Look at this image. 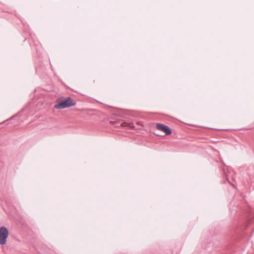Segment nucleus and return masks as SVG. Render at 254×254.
I'll list each match as a JSON object with an SVG mask.
<instances>
[{
  "label": "nucleus",
  "mask_w": 254,
  "mask_h": 254,
  "mask_svg": "<svg viewBox=\"0 0 254 254\" xmlns=\"http://www.w3.org/2000/svg\"><path fill=\"white\" fill-rule=\"evenodd\" d=\"M58 103L54 107L56 109H63L74 106L76 102L71 97L59 98L57 100Z\"/></svg>",
  "instance_id": "nucleus-1"
},
{
  "label": "nucleus",
  "mask_w": 254,
  "mask_h": 254,
  "mask_svg": "<svg viewBox=\"0 0 254 254\" xmlns=\"http://www.w3.org/2000/svg\"><path fill=\"white\" fill-rule=\"evenodd\" d=\"M8 229L4 226L0 228V244L4 245L8 236Z\"/></svg>",
  "instance_id": "nucleus-2"
},
{
  "label": "nucleus",
  "mask_w": 254,
  "mask_h": 254,
  "mask_svg": "<svg viewBox=\"0 0 254 254\" xmlns=\"http://www.w3.org/2000/svg\"><path fill=\"white\" fill-rule=\"evenodd\" d=\"M156 128L157 129L162 130L165 132L166 135H170L172 133L171 129L167 126L164 124L158 123L156 125Z\"/></svg>",
  "instance_id": "nucleus-3"
}]
</instances>
